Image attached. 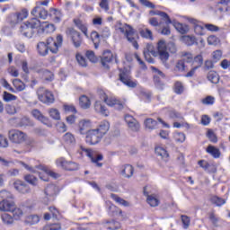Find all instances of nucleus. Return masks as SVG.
I'll return each mask as SVG.
<instances>
[{
	"mask_svg": "<svg viewBox=\"0 0 230 230\" xmlns=\"http://www.w3.org/2000/svg\"><path fill=\"white\" fill-rule=\"evenodd\" d=\"M119 80L127 87H129L131 89L137 87V81L132 80V75H130V70H128L127 68L120 70Z\"/></svg>",
	"mask_w": 230,
	"mask_h": 230,
	"instance_id": "7",
	"label": "nucleus"
},
{
	"mask_svg": "<svg viewBox=\"0 0 230 230\" xmlns=\"http://www.w3.org/2000/svg\"><path fill=\"white\" fill-rule=\"evenodd\" d=\"M75 24L79 30H81L82 32L84 33L85 36H87V25H85L80 20H75Z\"/></svg>",
	"mask_w": 230,
	"mask_h": 230,
	"instance_id": "57",
	"label": "nucleus"
},
{
	"mask_svg": "<svg viewBox=\"0 0 230 230\" xmlns=\"http://www.w3.org/2000/svg\"><path fill=\"white\" fill-rule=\"evenodd\" d=\"M63 141L66 143V145H75L76 144V138L75 137V135L71 132H67L63 136Z\"/></svg>",
	"mask_w": 230,
	"mask_h": 230,
	"instance_id": "39",
	"label": "nucleus"
},
{
	"mask_svg": "<svg viewBox=\"0 0 230 230\" xmlns=\"http://www.w3.org/2000/svg\"><path fill=\"white\" fill-rule=\"evenodd\" d=\"M40 222V217L37 214L29 215L24 219L26 226H37Z\"/></svg>",
	"mask_w": 230,
	"mask_h": 230,
	"instance_id": "30",
	"label": "nucleus"
},
{
	"mask_svg": "<svg viewBox=\"0 0 230 230\" xmlns=\"http://www.w3.org/2000/svg\"><path fill=\"white\" fill-rule=\"evenodd\" d=\"M62 42H64V38L60 34L57 36L56 40L50 37L47 40V43L45 42L38 43V46H37L38 53L41 57H46L49 49V51L54 53V55H57V53H58V49L62 48Z\"/></svg>",
	"mask_w": 230,
	"mask_h": 230,
	"instance_id": "1",
	"label": "nucleus"
},
{
	"mask_svg": "<svg viewBox=\"0 0 230 230\" xmlns=\"http://www.w3.org/2000/svg\"><path fill=\"white\" fill-rule=\"evenodd\" d=\"M94 111L98 112V114H102V116H109V110L100 101H96L94 103Z\"/></svg>",
	"mask_w": 230,
	"mask_h": 230,
	"instance_id": "29",
	"label": "nucleus"
},
{
	"mask_svg": "<svg viewBox=\"0 0 230 230\" xmlns=\"http://www.w3.org/2000/svg\"><path fill=\"white\" fill-rule=\"evenodd\" d=\"M174 93L176 94H182L184 93V85L181 82H176L174 84Z\"/></svg>",
	"mask_w": 230,
	"mask_h": 230,
	"instance_id": "60",
	"label": "nucleus"
},
{
	"mask_svg": "<svg viewBox=\"0 0 230 230\" xmlns=\"http://www.w3.org/2000/svg\"><path fill=\"white\" fill-rule=\"evenodd\" d=\"M24 181L28 182V184H31V186H37V184H39V179L31 174L25 175Z\"/></svg>",
	"mask_w": 230,
	"mask_h": 230,
	"instance_id": "47",
	"label": "nucleus"
},
{
	"mask_svg": "<svg viewBox=\"0 0 230 230\" xmlns=\"http://www.w3.org/2000/svg\"><path fill=\"white\" fill-rule=\"evenodd\" d=\"M206 152L212 155L214 159H218V157H220V149L217 148L215 146H208Z\"/></svg>",
	"mask_w": 230,
	"mask_h": 230,
	"instance_id": "40",
	"label": "nucleus"
},
{
	"mask_svg": "<svg viewBox=\"0 0 230 230\" xmlns=\"http://www.w3.org/2000/svg\"><path fill=\"white\" fill-rule=\"evenodd\" d=\"M8 138L5 136L0 134V148H8Z\"/></svg>",
	"mask_w": 230,
	"mask_h": 230,
	"instance_id": "63",
	"label": "nucleus"
},
{
	"mask_svg": "<svg viewBox=\"0 0 230 230\" xmlns=\"http://www.w3.org/2000/svg\"><path fill=\"white\" fill-rule=\"evenodd\" d=\"M5 112L7 114H17V108L14 105L7 104L5 105Z\"/></svg>",
	"mask_w": 230,
	"mask_h": 230,
	"instance_id": "64",
	"label": "nucleus"
},
{
	"mask_svg": "<svg viewBox=\"0 0 230 230\" xmlns=\"http://www.w3.org/2000/svg\"><path fill=\"white\" fill-rule=\"evenodd\" d=\"M49 15L52 17L54 22H60L62 21V12L56 8L49 9Z\"/></svg>",
	"mask_w": 230,
	"mask_h": 230,
	"instance_id": "35",
	"label": "nucleus"
},
{
	"mask_svg": "<svg viewBox=\"0 0 230 230\" xmlns=\"http://www.w3.org/2000/svg\"><path fill=\"white\" fill-rule=\"evenodd\" d=\"M78 153L81 155H86V157H89L92 163L96 164L98 168H102V166H103V164L100 163V161H103V155L98 153V151H94L93 149L86 148L84 146H80Z\"/></svg>",
	"mask_w": 230,
	"mask_h": 230,
	"instance_id": "5",
	"label": "nucleus"
},
{
	"mask_svg": "<svg viewBox=\"0 0 230 230\" xmlns=\"http://www.w3.org/2000/svg\"><path fill=\"white\" fill-rule=\"evenodd\" d=\"M109 128H111V124L109 123V121L104 120L101 122L98 128H96L95 130H97L98 133L103 137V136H105V134L109 132Z\"/></svg>",
	"mask_w": 230,
	"mask_h": 230,
	"instance_id": "34",
	"label": "nucleus"
},
{
	"mask_svg": "<svg viewBox=\"0 0 230 230\" xmlns=\"http://www.w3.org/2000/svg\"><path fill=\"white\" fill-rule=\"evenodd\" d=\"M173 137L177 143H184L186 141V135L181 132H175Z\"/></svg>",
	"mask_w": 230,
	"mask_h": 230,
	"instance_id": "56",
	"label": "nucleus"
},
{
	"mask_svg": "<svg viewBox=\"0 0 230 230\" xmlns=\"http://www.w3.org/2000/svg\"><path fill=\"white\" fill-rule=\"evenodd\" d=\"M172 26L179 31V33H181V35H185V33H188L190 31V26L184 23H181L175 20L172 21Z\"/></svg>",
	"mask_w": 230,
	"mask_h": 230,
	"instance_id": "28",
	"label": "nucleus"
},
{
	"mask_svg": "<svg viewBox=\"0 0 230 230\" xmlns=\"http://www.w3.org/2000/svg\"><path fill=\"white\" fill-rule=\"evenodd\" d=\"M106 208H108L110 215H118L119 217H123V210L116 207L111 201H106Z\"/></svg>",
	"mask_w": 230,
	"mask_h": 230,
	"instance_id": "27",
	"label": "nucleus"
},
{
	"mask_svg": "<svg viewBox=\"0 0 230 230\" xmlns=\"http://www.w3.org/2000/svg\"><path fill=\"white\" fill-rule=\"evenodd\" d=\"M9 141L14 143V145H22L27 139V136L24 132L17 129H12L8 132Z\"/></svg>",
	"mask_w": 230,
	"mask_h": 230,
	"instance_id": "8",
	"label": "nucleus"
},
{
	"mask_svg": "<svg viewBox=\"0 0 230 230\" xmlns=\"http://www.w3.org/2000/svg\"><path fill=\"white\" fill-rule=\"evenodd\" d=\"M2 222L5 224V226H12L13 224V217L10 216V214L4 213L1 216Z\"/></svg>",
	"mask_w": 230,
	"mask_h": 230,
	"instance_id": "46",
	"label": "nucleus"
},
{
	"mask_svg": "<svg viewBox=\"0 0 230 230\" xmlns=\"http://www.w3.org/2000/svg\"><path fill=\"white\" fill-rule=\"evenodd\" d=\"M75 58L82 67H87V60L82 54H76Z\"/></svg>",
	"mask_w": 230,
	"mask_h": 230,
	"instance_id": "59",
	"label": "nucleus"
},
{
	"mask_svg": "<svg viewBox=\"0 0 230 230\" xmlns=\"http://www.w3.org/2000/svg\"><path fill=\"white\" fill-rule=\"evenodd\" d=\"M192 64L194 67H200L202 64H204V58H202V55H198L193 58Z\"/></svg>",
	"mask_w": 230,
	"mask_h": 230,
	"instance_id": "55",
	"label": "nucleus"
},
{
	"mask_svg": "<svg viewBox=\"0 0 230 230\" xmlns=\"http://www.w3.org/2000/svg\"><path fill=\"white\" fill-rule=\"evenodd\" d=\"M13 199V194L12 192L3 190L0 191V202L4 200H12Z\"/></svg>",
	"mask_w": 230,
	"mask_h": 230,
	"instance_id": "45",
	"label": "nucleus"
},
{
	"mask_svg": "<svg viewBox=\"0 0 230 230\" xmlns=\"http://www.w3.org/2000/svg\"><path fill=\"white\" fill-rule=\"evenodd\" d=\"M228 3H230V0H219L217 3L212 2L209 8L215 12V13H217V12H224V9L220 7V4H228Z\"/></svg>",
	"mask_w": 230,
	"mask_h": 230,
	"instance_id": "31",
	"label": "nucleus"
},
{
	"mask_svg": "<svg viewBox=\"0 0 230 230\" xmlns=\"http://www.w3.org/2000/svg\"><path fill=\"white\" fill-rule=\"evenodd\" d=\"M153 15H158L159 17H161L162 21H165V24H167V26L168 24H173V21L170 19V15L163 11L153 12Z\"/></svg>",
	"mask_w": 230,
	"mask_h": 230,
	"instance_id": "36",
	"label": "nucleus"
},
{
	"mask_svg": "<svg viewBox=\"0 0 230 230\" xmlns=\"http://www.w3.org/2000/svg\"><path fill=\"white\" fill-rule=\"evenodd\" d=\"M187 21L190 24H193L194 31L195 33H197V35H206V29H205L206 27H204L200 22H199L194 18H190V17L187 18Z\"/></svg>",
	"mask_w": 230,
	"mask_h": 230,
	"instance_id": "17",
	"label": "nucleus"
},
{
	"mask_svg": "<svg viewBox=\"0 0 230 230\" xmlns=\"http://www.w3.org/2000/svg\"><path fill=\"white\" fill-rule=\"evenodd\" d=\"M144 194L146 197L147 204H149L151 208H157V206H159L160 201H159V197H157V195L155 194L149 195L148 192H146V189L144 190Z\"/></svg>",
	"mask_w": 230,
	"mask_h": 230,
	"instance_id": "24",
	"label": "nucleus"
},
{
	"mask_svg": "<svg viewBox=\"0 0 230 230\" xmlns=\"http://www.w3.org/2000/svg\"><path fill=\"white\" fill-rule=\"evenodd\" d=\"M91 127H93V122L90 119H81L77 124V130L81 135H87Z\"/></svg>",
	"mask_w": 230,
	"mask_h": 230,
	"instance_id": "19",
	"label": "nucleus"
},
{
	"mask_svg": "<svg viewBox=\"0 0 230 230\" xmlns=\"http://www.w3.org/2000/svg\"><path fill=\"white\" fill-rule=\"evenodd\" d=\"M55 164L58 168L67 170L68 172H75V170H78V164L75 162H69L64 157L58 158L55 161Z\"/></svg>",
	"mask_w": 230,
	"mask_h": 230,
	"instance_id": "10",
	"label": "nucleus"
},
{
	"mask_svg": "<svg viewBox=\"0 0 230 230\" xmlns=\"http://www.w3.org/2000/svg\"><path fill=\"white\" fill-rule=\"evenodd\" d=\"M37 12L39 13V18L40 19H48V11H46V9H44L43 7H40L39 5H37L36 7H34L31 11V15L36 16L37 15Z\"/></svg>",
	"mask_w": 230,
	"mask_h": 230,
	"instance_id": "33",
	"label": "nucleus"
},
{
	"mask_svg": "<svg viewBox=\"0 0 230 230\" xmlns=\"http://www.w3.org/2000/svg\"><path fill=\"white\" fill-rule=\"evenodd\" d=\"M13 186L14 190L22 195H28V193L31 192V189H30V186H28V184L21 180H15L13 183Z\"/></svg>",
	"mask_w": 230,
	"mask_h": 230,
	"instance_id": "12",
	"label": "nucleus"
},
{
	"mask_svg": "<svg viewBox=\"0 0 230 230\" xmlns=\"http://www.w3.org/2000/svg\"><path fill=\"white\" fill-rule=\"evenodd\" d=\"M157 49L159 60H161L165 67H170V65L167 63L170 58V53H177L175 43L169 42L166 44V41L160 40L157 43ZM168 51H170V53H168Z\"/></svg>",
	"mask_w": 230,
	"mask_h": 230,
	"instance_id": "2",
	"label": "nucleus"
},
{
	"mask_svg": "<svg viewBox=\"0 0 230 230\" xmlns=\"http://www.w3.org/2000/svg\"><path fill=\"white\" fill-rule=\"evenodd\" d=\"M124 119L128 125V130H130L131 132H139L141 126L134 117L130 115H126Z\"/></svg>",
	"mask_w": 230,
	"mask_h": 230,
	"instance_id": "16",
	"label": "nucleus"
},
{
	"mask_svg": "<svg viewBox=\"0 0 230 230\" xmlns=\"http://www.w3.org/2000/svg\"><path fill=\"white\" fill-rule=\"evenodd\" d=\"M20 164L21 166L25 168V170L31 172V173H39L40 179H41V181H48L49 176L52 177V179H58L60 177V174L49 170L48 167L44 165L31 167L27 164H24L23 162H20Z\"/></svg>",
	"mask_w": 230,
	"mask_h": 230,
	"instance_id": "3",
	"label": "nucleus"
},
{
	"mask_svg": "<svg viewBox=\"0 0 230 230\" xmlns=\"http://www.w3.org/2000/svg\"><path fill=\"white\" fill-rule=\"evenodd\" d=\"M105 227H107V229H110V230H118V229H121V224L118 221H110L106 223Z\"/></svg>",
	"mask_w": 230,
	"mask_h": 230,
	"instance_id": "52",
	"label": "nucleus"
},
{
	"mask_svg": "<svg viewBox=\"0 0 230 230\" xmlns=\"http://www.w3.org/2000/svg\"><path fill=\"white\" fill-rule=\"evenodd\" d=\"M119 31L120 33H123L125 35L128 42L132 43V46L134 47L135 49H139V45L137 44V41H136V39H137V34H136V31L130 25H120L119 27Z\"/></svg>",
	"mask_w": 230,
	"mask_h": 230,
	"instance_id": "6",
	"label": "nucleus"
},
{
	"mask_svg": "<svg viewBox=\"0 0 230 230\" xmlns=\"http://www.w3.org/2000/svg\"><path fill=\"white\" fill-rule=\"evenodd\" d=\"M86 57L88 60H90V62H93V64H95V62H98V58H96V55H94V51H86Z\"/></svg>",
	"mask_w": 230,
	"mask_h": 230,
	"instance_id": "62",
	"label": "nucleus"
},
{
	"mask_svg": "<svg viewBox=\"0 0 230 230\" xmlns=\"http://www.w3.org/2000/svg\"><path fill=\"white\" fill-rule=\"evenodd\" d=\"M79 105L81 109H89L91 107V99L87 95H81L79 98Z\"/></svg>",
	"mask_w": 230,
	"mask_h": 230,
	"instance_id": "37",
	"label": "nucleus"
},
{
	"mask_svg": "<svg viewBox=\"0 0 230 230\" xmlns=\"http://www.w3.org/2000/svg\"><path fill=\"white\" fill-rule=\"evenodd\" d=\"M102 99L109 107H115L118 111H121L124 107L123 102L116 99V97H108L107 94L103 93Z\"/></svg>",
	"mask_w": 230,
	"mask_h": 230,
	"instance_id": "13",
	"label": "nucleus"
},
{
	"mask_svg": "<svg viewBox=\"0 0 230 230\" xmlns=\"http://www.w3.org/2000/svg\"><path fill=\"white\" fill-rule=\"evenodd\" d=\"M69 34L74 42L75 48H80L82 44V38L80 37V32L76 31L75 29H69Z\"/></svg>",
	"mask_w": 230,
	"mask_h": 230,
	"instance_id": "26",
	"label": "nucleus"
},
{
	"mask_svg": "<svg viewBox=\"0 0 230 230\" xmlns=\"http://www.w3.org/2000/svg\"><path fill=\"white\" fill-rule=\"evenodd\" d=\"M37 96L42 103H53L55 102V96L53 93L44 87H40L38 89Z\"/></svg>",
	"mask_w": 230,
	"mask_h": 230,
	"instance_id": "9",
	"label": "nucleus"
},
{
	"mask_svg": "<svg viewBox=\"0 0 230 230\" xmlns=\"http://www.w3.org/2000/svg\"><path fill=\"white\" fill-rule=\"evenodd\" d=\"M49 116L56 121H60V111L57 108H51L49 110Z\"/></svg>",
	"mask_w": 230,
	"mask_h": 230,
	"instance_id": "44",
	"label": "nucleus"
},
{
	"mask_svg": "<svg viewBox=\"0 0 230 230\" xmlns=\"http://www.w3.org/2000/svg\"><path fill=\"white\" fill-rule=\"evenodd\" d=\"M31 114H32L33 118L38 119V121H40L41 123H43V125H46V127H49V128L53 127V125L51 124V121L49 120V119L48 117L44 116L40 112V111H39V110H32Z\"/></svg>",
	"mask_w": 230,
	"mask_h": 230,
	"instance_id": "18",
	"label": "nucleus"
},
{
	"mask_svg": "<svg viewBox=\"0 0 230 230\" xmlns=\"http://www.w3.org/2000/svg\"><path fill=\"white\" fill-rule=\"evenodd\" d=\"M114 58H116V57L112 52H111V50L104 51L101 59L103 67H105V69H109V64H111Z\"/></svg>",
	"mask_w": 230,
	"mask_h": 230,
	"instance_id": "20",
	"label": "nucleus"
},
{
	"mask_svg": "<svg viewBox=\"0 0 230 230\" xmlns=\"http://www.w3.org/2000/svg\"><path fill=\"white\" fill-rule=\"evenodd\" d=\"M119 173L122 177L126 179H130L134 175V167L130 164L121 165L119 168Z\"/></svg>",
	"mask_w": 230,
	"mask_h": 230,
	"instance_id": "22",
	"label": "nucleus"
},
{
	"mask_svg": "<svg viewBox=\"0 0 230 230\" xmlns=\"http://www.w3.org/2000/svg\"><path fill=\"white\" fill-rule=\"evenodd\" d=\"M53 73L49 70H43L41 71V78H43V80H46L47 82H51V80H53Z\"/></svg>",
	"mask_w": 230,
	"mask_h": 230,
	"instance_id": "54",
	"label": "nucleus"
},
{
	"mask_svg": "<svg viewBox=\"0 0 230 230\" xmlns=\"http://www.w3.org/2000/svg\"><path fill=\"white\" fill-rule=\"evenodd\" d=\"M57 30V27L53 23H49V22H40V25L38 27V33H45L47 35H49L51 33H54V31Z\"/></svg>",
	"mask_w": 230,
	"mask_h": 230,
	"instance_id": "15",
	"label": "nucleus"
},
{
	"mask_svg": "<svg viewBox=\"0 0 230 230\" xmlns=\"http://www.w3.org/2000/svg\"><path fill=\"white\" fill-rule=\"evenodd\" d=\"M57 186L50 184L48 185L45 189V195L47 199V202H51V200H55V196L57 195Z\"/></svg>",
	"mask_w": 230,
	"mask_h": 230,
	"instance_id": "21",
	"label": "nucleus"
},
{
	"mask_svg": "<svg viewBox=\"0 0 230 230\" xmlns=\"http://www.w3.org/2000/svg\"><path fill=\"white\" fill-rule=\"evenodd\" d=\"M150 55H152L153 57H159V50L155 52V50L154 49V45L148 43L144 49V57L146 62H148L149 64H154V59Z\"/></svg>",
	"mask_w": 230,
	"mask_h": 230,
	"instance_id": "14",
	"label": "nucleus"
},
{
	"mask_svg": "<svg viewBox=\"0 0 230 230\" xmlns=\"http://www.w3.org/2000/svg\"><path fill=\"white\" fill-rule=\"evenodd\" d=\"M103 137L96 129L89 130L86 134V143L88 145H98Z\"/></svg>",
	"mask_w": 230,
	"mask_h": 230,
	"instance_id": "11",
	"label": "nucleus"
},
{
	"mask_svg": "<svg viewBox=\"0 0 230 230\" xmlns=\"http://www.w3.org/2000/svg\"><path fill=\"white\" fill-rule=\"evenodd\" d=\"M208 79L209 80V82H211L212 84H218L219 80H220V76H218V74L215 71H210L208 74Z\"/></svg>",
	"mask_w": 230,
	"mask_h": 230,
	"instance_id": "49",
	"label": "nucleus"
},
{
	"mask_svg": "<svg viewBox=\"0 0 230 230\" xmlns=\"http://www.w3.org/2000/svg\"><path fill=\"white\" fill-rule=\"evenodd\" d=\"M203 105H213L215 103V97L208 95L201 100Z\"/></svg>",
	"mask_w": 230,
	"mask_h": 230,
	"instance_id": "61",
	"label": "nucleus"
},
{
	"mask_svg": "<svg viewBox=\"0 0 230 230\" xmlns=\"http://www.w3.org/2000/svg\"><path fill=\"white\" fill-rule=\"evenodd\" d=\"M155 152L156 155H158V157H161L163 161H164L165 163L168 161V157H170V155H168V151H166L164 147L158 146L155 147Z\"/></svg>",
	"mask_w": 230,
	"mask_h": 230,
	"instance_id": "32",
	"label": "nucleus"
},
{
	"mask_svg": "<svg viewBox=\"0 0 230 230\" xmlns=\"http://www.w3.org/2000/svg\"><path fill=\"white\" fill-rule=\"evenodd\" d=\"M111 198L112 199V200H114L117 204H119L120 206H123L124 208H128V206H130V203L123 199H121L120 197H119L116 194H111Z\"/></svg>",
	"mask_w": 230,
	"mask_h": 230,
	"instance_id": "43",
	"label": "nucleus"
},
{
	"mask_svg": "<svg viewBox=\"0 0 230 230\" xmlns=\"http://www.w3.org/2000/svg\"><path fill=\"white\" fill-rule=\"evenodd\" d=\"M15 208V203L12 199L0 201V211H7L12 213Z\"/></svg>",
	"mask_w": 230,
	"mask_h": 230,
	"instance_id": "25",
	"label": "nucleus"
},
{
	"mask_svg": "<svg viewBox=\"0 0 230 230\" xmlns=\"http://www.w3.org/2000/svg\"><path fill=\"white\" fill-rule=\"evenodd\" d=\"M92 41L94 44V48L98 49V46L100 44V34H98L96 31L92 32L91 34Z\"/></svg>",
	"mask_w": 230,
	"mask_h": 230,
	"instance_id": "58",
	"label": "nucleus"
},
{
	"mask_svg": "<svg viewBox=\"0 0 230 230\" xmlns=\"http://www.w3.org/2000/svg\"><path fill=\"white\" fill-rule=\"evenodd\" d=\"M13 85L15 93H22L26 89V84L21 79L13 80Z\"/></svg>",
	"mask_w": 230,
	"mask_h": 230,
	"instance_id": "38",
	"label": "nucleus"
},
{
	"mask_svg": "<svg viewBox=\"0 0 230 230\" xmlns=\"http://www.w3.org/2000/svg\"><path fill=\"white\" fill-rule=\"evenodd\" d=\"M144 125L147 130H155L157 128V121L154 119H146Z\"/></svg>",
	"mask_w": 230,
	"mask_h": 230,
	"instance_id": "41",
	"label": "nucleus"
},
{
	"mask_svg": "<svg viewBox=\"0 0 230 230\" xmlns=\"http://www.w3.org/2000/svg\"><path fill=\"white\" fill-rule=\"evenodd\" d=\"M141 37L144 39H148L149 40H154V35L152 34V31L148 28H144L139 31Z\"/></svg>",
	"mask_w": 230,
	"mask_h": 230,
	"instance_id": "48",
	"label": "nucleus"
},
{
	"mask_svg": "<svg viewBox=\"0 0 230 230\" xmlns=\"http://www.w3.org/2000/svg\"><path fill=\"white\" fill-rule=\"evenodd\" d=\"M11 213H13V218H14V220H21L26 214V206L22 205L20 207H14Z\"/></svg>",
	"mask_w": 230,
	"mask_h": 230,
	"instance_id": "23",
	"label": "nucleus"
},
{
	"mask_svg": "<svg viewBox=\"0 0 230 230\" xmlns=\"http://www.w3.org/2000/svg\"><path fill=\"white\" fill-rule=\"evenodd\" d=\"M39 26H40V21L37 18H32L21 25L20 32L23 37L31 39L33 37V33H35L34 30H38Z\"/></svg>",
	"mask_w": 230,
	"mask_h": 230,
	"instance_id": "4",
	"label": "nucleus"
},
{
	"mask_svg": "<svg viewBox=\"0 0 230 230\" xmlns=\"http://www.w3.org/2000/svg\"><path fill=\"white\" fill-rule=\"evenodd\" d=\"M210 202L212 204H215L216 206H224V204H226V199L220 198V197H217V196H213L211 199H210Z\"/></svg>",
	"mask_w": 230,
	"mask_h": 230,
	"instance_id": "53",
	"label": "nucleus"
},
{
	"mask_svg": "<svg viewBox=\"0 0 230 230\" xmlns=\"http://www.w3.org/2000/svg\"><path fill=\"white\" fill-rule=\"evenodd\" d=\"M2 98H3L4 102H5L7 103L10 102H15L17 100L16 95L12 94L8 92H4L3 95H2Z\"/></svg>",
	"mask_w": 230,
	"mask_h": 230,
	"instance_id": "50",
	"label": "nucleus"
},
{
	"mask_svg": "<svg viewBox=\"0 0 230 230\" xmlns=\"http://www.w3.org/2000/svg\"><path fill=\"white\" fill-rule=\"evenodd\" d=\"M181 42H183L184 44H186L187 46H193V44H195L196 40L195 37L193 36H182L181 38Z\"/></svg>",
	"mask_w": 230,
	"mask_h": 230,
	"instance_id": "51",
	"label": "nucleus"
},
{
	"mask_svg": "<svg viewBox=\"0 0 230 230\" xmlns=\"http://www.w3.org/2000/svg\"><path fill=\"white\" fill-rule=\"evenodd\" d=\"M12 18L16 19L18 22L24 21V19L28 18V10L22 9L21 12L12 14Z\"/></svg>",
	"mask_w": 230,
	"mask_h": 230,
	"instance_id": "42",
	"label": "nucleus"
}]
</instances>
